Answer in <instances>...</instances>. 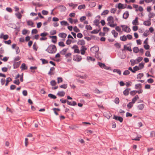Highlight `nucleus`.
Instances as JSON below:
<instances>
[{
	"label": "nucleus",
	"instance_id": "obj_1",
	"mask_svg": "<svg viewBox=\"0 0 155 155\" xmlns=\"http://www.w3.org/2000/svg\"><path fill=\"white\" fill-rule=\"evenodd\" d=\"M45 51L50 54H54L57 51V48L54 45H49Z\"/></svg>",
	"mask_w": 155,
	"mask_h": 155
},
{
	"label": "nucleus",
	"instance_id": "obj_2",
	"mask_svg": "<svg viewBox=\"0 0 155 155\" xmlns=\"http://www.w3.org/2000/svg\"><path fill=\"white\" fill-rule=\"evenodd\" d=\"M107 20L108 21L107 25L111 27L114 28L117 25L116 23H114V19L112 16H109L107 18Z\"/></svg>",
	"mask_w": 155,
	"mask_h": 155
},
{
	"label": "nucleus",
	"instance_id": "obj_3",
	"mask_svg": "<svg viewBox=\"0 0 155 155\" xmlns=\"http://www.w3.org/2000/svg\"><path fill=\"white\" fill-rule=\"evenodd\" d=\"M120 26L122 28V30L123 31L127 33H129L130 32V28L127 25H121Z\"/></svg>",
	"mask_w": 155,
	"mask_h": 155
},
{
	"label": "nucleus",
	"instance_id": "obj_4",
	"mask_svg": "<svg viewBox=\"0 0 155 155\" xmlns=\"http://www.w3.org/2000/svg\"><path fill=\"white\" fill-rule=\"evenodd\" d=\"M91 51L93 53H95L98 52L99 48L98 46H95L91 47L90 49Z\"/></svg>",
	"mask_w": 155,
	"mask_h": 155
},
{
	"label": "nucleus",
	"instance_id": "obj_5",
	"mask_svg": "<svg viewBox=\"0 0 155 155\" xmlns=\"http://www.w3.org/2000/svg\"><path fill=\"white\" fill-rule=\"evenodd\" d=\"M82 59V57L80 55L74 56L73 57V60L77 62L80 61Z\"/></svg>",
	"mask_w": 155,
	"mask_h": 155
},
{
	"label": "nucleus",
	"instance_id": "obj_6",
	"mask_svg": "<svg viewBox=\"0 0 155 155\" xmlns=\"http://www.w3.org/2000/svg\"><path fill=\"white\" fill-rule=\"evenodd\" d=\"M113 119L118 120L120 122H122L123 120V119L122 117H120L117 116L115 115L114 116Z\"/></svg>",
	"mask_w": 155,
	"mask_h": 155
},
{
	"label": "nucleus",
	"instance_id": "obj_7",
	"mask_svg": "<svg viewBox=\"0 0 155 155\" xmlns=\"http://www.w3.org/2000/svg\"><path fill=\"white\" fill-rule=\"evenodd\" d=\"M77 44L79 45L83 46L85 44V41L83 39L79 40Z\"/></svg>",
	"mask_w": 155,
	"mask_h": 155
},
{
	"label": "nucleus",
	"instance_id": "obj_8",
	"mask_svg": "<svg viewBox=\"0 0 155 155\" xmlns=\"http://www.w3.org/2000/svg\"><path fill=\"white\" fill-rule=\"evenodd\" d=\"M129 12L128 11H126L123 14V18L125 19H127L129 16Z\"/></svg>",
	"mask_w": 155,
	"mask_h": 155
},
{
	"label": "nucleus",
	"instance_id": "obj_9",
	"mask_svg": "<svg viewBox=\"0 0 155 155\" xmlns=\"http://www.w3.org/2000/svg\"><path fill=\"white\" fill-rule=\"evenodd\" d=\"M50 38H51V41L54 43H55L57 41V37L56 36H50Z\"/></svg>",
	"mask_w": 155,
	"mask_h": 155
},
{
	"label": "nucleus",
	"instance_id": "obj_10",
	"mask_svg": "<svg viewBox=\"0 0 155 155\" xmlns=\"http://www.w3.org/2000/svg\"><path fill=\"white\" fill-rule=\"evenodd\" d=\"M61 38H66L67 35L66 33L62 32L60 33L58 35Z\"/></svg>",
	"mask_w": 155,
	"mask_h": 155
},
{
	"label": "nucleus",
	"instance_id": "obj_11",
	"mask_svg": "<svg viewBox=\"0 0 155 155\" xmlns=\"http://www.w3.org/2000/svg\"><path fill=\"white\" fill-rule=\"evenodd\" d=\"M143 24L145 26H150L151 25L150 20L148 19V20L144 21Z\"/></svg>",
	"mask_w": 155,
	"mask_h": 155
},
{
	"label": "nucleus",
	"instance_id": "obj_12",
	"mask_svg": "<svg viewBox=\"0 0 155 155\" xmlns=\"http://www.w3.org/2000/svg\"><path fill=\"white\" fill-rule=\"evenodd\" d=\"M98 64L99 65L101 68H103L104 69H107V67L104 64L102 63L101 62H98Z\"/></svg>",
	"mask_w": 155,
	"mask_h": 155
},
{
	"label": "nucleus",
	"instance_id": "obj_13",
	"mask_svg": "<svg viewBox=\"0 0 155 155\" xmlns=\"http://www.w3.org/2000/svg\"><path fill=\"white\" fill-rule=\"evenodd\" d=\"M67 104L68 105L71 106H75L77 104L76 102L75 101H72L71 102L68 101H67Z\"/></svg>",
	"mask_w": 155,
	"mask_h": 155
},
{
	"label": "nucleus",
	"instance_id": "obj_14",
	"mask_svg": "<svg viewBox=\"0 0 155 155\" xmlns=\"http://www.w3.org/2000/svg\"><path fill=\"white\" fill-rule=\"evenodd\" d=\"M155 16V14L153 12H150L148 15V17H149L148 19L151 20V19L152 18L154 17Z\"/></svg>",
	"mask_w": 155,
	"mask_h": 155
},
{
	"label": "nucleus",
	"instance_id": "obj_15",
	"mask_svg": "<svg viewBox=\"0 0 155 155\" xmlns=\"http://www.w3.org/2000/svg\"><path fill=\"white\" fill-rule=\"evenodd\" d=\"M138 18L137 17L135 18V19L132 22V24L134 25H138Z\"/></svg>",
	"mask_w": 155,
	"mask_h": 155
},
{
	"label": "nucleus",
	"instance_id": "obj_16",
	"mask_svg": "<svg viewBox=\"0 0 155 155\" xmlns=\"http://www.w3.org/2000/svg\"><path fill=\"white\" fill-rule=\"evenodd\" d=\"M130 90V88H127L123 92V94L125 96L128 95L129 93V91Z\"/></svg>",
	"mask_w": 155,
	"mask_h": 155
},
{
	"label": "nucleus",
	"instance_id": "obj_17",
	"mask_svg": "<svg viewBox=\"0 0 155 155\" xmlns=\"http://www.w3.org/2000/svg\"><path fill=\"white\" fill-rule=\"evenodd\" d=\"M144 107V104H142L138 105L137 108L139 110H142L143 109Z\"/></svg>",
	"mask_w": 155,
	"mask_h": 155
},
{
	"label": "nucleus",
	"instance_id": "obj_18",
	"mask_svg": "<svg viewBox=\"0 0 155 155\" xmlns=\"http://www.w3.org/2000/svg\"><path fill=\"white\" fill-rule=\"evenodd\" d=\"M65 94V92L62 91H58L57 93V95L60 97H63Z\"/></svg>",
	"mask_w": 155,
	"mask_h": 155
},
{
	"label": "nucleus",
	"instance_id": "obj_19",
	"mask_svg": "<svg viewBox=\"0 0 155 155\" xmlns=\"http://www.w3.org/2000/svg\"><path fill=\"white\" fill-rule=\"evenodd\" d=\"M139 98V97L138 96V95H136L135 97L132 99L131 102L133 104H134L136 101Z\"/></svg>",
	"mask_w": 155,
	"mask_h": 155
},
{
	"label": "nucleus",
	"instance_id": "obj_20",
	"mask_svg": "<svg viewBox=\"0 0 155 155\" xmlns=\"http://www.w3.org/2000/svg\"><path fill=\"white\" fill-rule=\"evenodd\" d=\"M27 23L28 25L29 26H30L32 27H34L33 25L34 23L31 20L27 21Z\"/></svg>",
	"mask_w": 155,
	"mask_h": 155
},
{
	"label": "nucleus",
	"instance_id": "obj_21",
	"mask_svg": "<svg viewBox=\"0 0 155 155\" xmlns=\"http://www.w3.org/2000/svg\"><path fill=\"white\" fill-rule=\"evenodd\" d=\"M111 33L114 35V38H116L117 37L118 33L117 32H116L115 30H112L111 31Z\"/></svg>",
	"mask_w": 155,
	"mask_h": 155
},
{
	"label": "nucleus",
	"instance_id": "obj_22",
	"mask_svg": "<svg viewBox=\"0 0 155 155\" xmlns=\"http://www.w3.org/2000/svg\"><path fill=\"white\" fill-rule=\"evenodd\" d=\"M22 70H25L27 69V67L25 63H22L20 67Z\"/></svg>",
	"mask_w": 155,
	"mask_h": 155
},
{
	"label": "nucleus",
	"instance_id": "obj_23",
	"mask_svg": "<svg viewBox=\"0 0 155 155\" xmlns=\"http://www.w3.org/2000/svg\"><path fill=\"white\" fill-rule=\"evenodd\" d=\"M68 50V48L64 49L60 51V53L61 54L65 55Z\"/></svg>",
	"mask_w": 155,
	"mask_h": 155
},
{
	"label": "nucleus",
	"instance_id": "obj_24",
	"mask_svg": "<svg viewBox=\"0 0 155 155\" xmlns=\"http://www.w3.org/2000/svg\"><path fill=\"white\" fill-rule=\"evenodd\" d=\"M20 64V61L15 63L14 64V68L15 69L18 68Z\"/></svg>",
	"mask_w": 155,
	"mask_h": 155
},
{
	"label": "nucleus",
	"instance_id": "obj_25",
	"mask_svg": "<svg viewBox=\"0 0 155 155\" xmlns=\"http://www.w3.org/2000/svg\"><path fill=\"white\" fill-rule=\"evenodd\" d=\"M15 14L16 16L18 19H21V18L22 16V15L19 12H18L15 13Z\"/></svg>",
	"mask_w": 155,
	"mask_h": 155
},
{
	"label": "nucleus",
	"instance_id": "obj_26",
	"mask_svg": "<svg viewBox=\"0 0 155 155\" xmlns=\"http://www.w3.org/2000/svg\"><path fill=\"white\" fill-rule=\"evenodd\" d=\"M120 39L121 41H125L127 39V37H126L125 35H123V36H120Z\"/></svg>",
	"mask_w": 155,
	"mask_h": 155
},
{
	"label": "nucleus",
	"instance_id": "obj_27",
	"mask_svg": "<svg viewBox=\"0 0 155 155\" xmlns=\"http://www.w3.org/2000/svg\"><path fill=\"white\" fill-rule=\"evenodd\" d=\"M59 8L61 12L65 11L66 10V8L63 5H60L59 6Z\"/></svg>",
	"mask_w": 155,
	"mask_h": 155
},
{
	"label": "nucleus",
	"instance_id": "obj_28",
	"mask_svg": "<svg viewBox=\"0 0 155 155\" xmlns=\"http://www.w3.org/2000/svg\"><path fill=\"white\" fill-rule=\"evenodd\" d=\"M68 5L72 7L73 8H74L78 6V4H74L72 3H69Z\"/></svg>",
	"mask_w": 155,
	"mask_h": 155
},
{
	"label": "nucleus",
	"instance_id": "obj_29",
	"mask_svg": "<svg viewBox=\"0 0 155 155\" xmlns=\"http://www.w3.org/2000/svg\"><path fill=\"white\" fill-rule=\"evenodd\" d=\"M124 48L125 49V50L129 51H132L131 47L130 46H127L126 45H124Z\"/></svg>",
	"mask_w": 155,
	"mask_h": 155
},
{
	"label": "nucleus",
	"instance_id": "obj_30",
	"mask_svg": "<svg viewBox=\"0 0 155 155\" xmlns=\"http://www.w3.org/2000/svg\"><path fill=\"white\" fill-rule=\"evenodd\" d=\"M48 97L51 98L55 99L57 97L56 96L51 94H48Z\"/></svg>",
	"mask_w": 155,
	"mask_h": 155
},
{
	"label": "nucleus",
	"instance_id": "obj_31",
	"mask_svg": "<svg viewBox=\"0 0 155 155\" xmlns=\"http://www.w3.org/2000/svg\"><path fill=\"white\" fill-rule=\"evenodd\" d=\"M87 60L88 61H95V58L91 57H87Z\"/></svg>",
	"mask_w": 155,
	"mask_h": 155
},
{
	"label": "nucleus",
	"instance_id": "obj_32",
	"mask_svg": "<svg viewBox=\"0 0 155 155\" xmlns=\"http://www.w3.org/2000/svg\"><path fill=\"white\" fill-rule=\"evenodd\" d=\"M95 57L98 59L101 60V57L100 56V55L101 54H99L98 52H97L95 53Z\"/></svg>",
	"mask_w": 155,
	"mask_h": 155
},
{
	"label": "nucleus",
	"instance_id": "obj_33",
	"mask_svg": "<svg viewBox=\"0 0 155 155\" xmlns=\"http://www.w3.org/2000/svg\"><path fill=\"white\" fill-rule=\"evenodd\" d=\"M96 5V3L94 2H91L89 3V6L91 7H94Z\"/></svg>",
	"mask_w": 155,
	"mask_h": 155
},
{
	"label": "nucleus",
	"instance_id": "obj_34",
	"mask_svg": "<svg viewBox=\"0 0 155 155\" xmlns=\"http://www.w3.org/2000/svg\"><path fill=\"white\" fill-rule=\"evenodd\" d=\"M12 81V79L10 77H8L7 78L6 80V83L5 84L6 86H7L9 82H10Z\"/></svg>",
	"mask_w": 155,
	"mask_h": 155
},
{
	"label": "nucleus",
	"instance_id": "obj_35",
	"mask_svg": "<svg viewBox=\"0 0 155 155\" xmlns=\"http://www.w3.org/2000/svg\"><path fill=\"white\" fill-rule=\"evenodd\" d=\"M143 76V73H139L138 74L137 76V78L138 79H141V78Z\"/></svg>",
	"mask_w": 155,
	"mask_h": 155
},
{
	"label": "nucleus",
	"instance_id": "obj_36",
	"mask_svg": "<svg viewBox=\"0 0 155 155\" xmlns=\"http://www.w3.org/2000/svg\"><path fill=\"white\" fill-rule=\"evenodd\" d=\"M61 25L66 26L67 25H68V23L67 21H63L61 22Z\"/></svg>",
	"mask_w": 155,
	"mask_h": 155
},
{
	"label": "nucleus",
	"instance_id": "obj_37",
	"mask_svg": "<svg viewBox=\"0 0 155 155\" xmlns=\"http://www.w3.org/2000/svg\"><path fill=\"white\" fill-rule=\"evenodd\" d=\"M85 8V5L84 4L80 5L78 7V9L80 10H81L82 9H84Z\"/></svg>",
	"mask_w": 155,
	"mask_h": 155
},
{
	"label": "nucleus",
	"instance_id": "obj_38",
	"mask_svg": "<svg viewBox=\"0 0 155 155\" xmlns=\"http://www.w3.org/2000/svg\"><path fill=\"white\" fill-rule=\"evenodd\" d=\"M59 46L60 47H64L65 46V45L63 41H60L58 43Z\"/></svg>",
	"mask_w": 155,
	"mask_h": 155
},
{
	"label": "nucleus",
	"instance_id": "obj_39",
	"mask_svg": "<svg viewBox=\"0 0 155 155\" xmlns=\"http://www.w3.org/2000/svg\"><path fill=\"white\" fill-rule=\"evenodd\" d=\"M40 60L41 61L42 64H47L48 63V61L45 59L41 58Z\"/></svg>",
	"mask_w": 155,
	"mask_h": 155
},
{
	"label": "nucleus",
	"instance_id": "obj_40",
	"mask_svg": "<svg viewBox=\"0 0 155 155\" xmlns=\"http://www.w3.org/2000/svg\"><path fill=\"white\" fill-rule=\"evenodd\" d=\"M94 24L97 26H98L99 24V20L97 19H95L94 21Z\"/></svg>",
	"mask_w": 155,
	"mask_h": 155
},
{
	"label": "nucleus",
	"instance_id": "obj_41",
	"mask_svg": "<svg viewBox=\"0 0 155 155\" xmlns=\"http://www.w3.org/2000/svg\"><path fill=\"white\" fill-rule=\"evenodd\" d=\"M144 67V63H141L139 65L138 67L139 68L140 70L142 69Z\"/></svg>",
	"mask_w": 155,
	"mask_h": 155
},
{
	"label": "nucleus",
	"instance_id": "obj_42",
	"mask_svg": "<svg viewBox=\"0 0 155 155\" xmlns=\"http://www.w3.org/2000/svg\"><path fill=\"white\" fill-rule=\"evenodd\" d=\"M138 88H141V84H136L135 86V89H137Z\"/></svg>",
	"mask_w": 155,
	"mask_h": 155
},
{
	"label": "nucleus",
	"instance_id": "obj_43",
	"mask_svg": "<svg viewBox=\"0 0 155 155\" xmlns=\"http://www.w3.org/2000/svg\"><path fill=\"white\" fill-rule=\"evenodd\" d=\"M109 11L107 10H106L104 11V12L102 13L101 15H105L109 13Z\"/></svg>",
	"mask_w": 155,
	"mask_h": 155
},
{
	"label": "nucleus",
	"instance_id": "obj_44",
	"mask_svg": "<svg viewBox=\"0 0 155 155\" xmlns=\"http://www.w3.org/2000/svg\"><path fill=\"white\" fill-rule=\"evenodd\" d=\"M113 72H116L120 75H121V71L120 70L118 69H114L113 70Z\"/></svg>",
	"mask_w": 155,
	"mask_h": 155
},
{
	"label": "nucleus",
	"instance_id": "obj_45",
	"mask_svg": "<svg viewBox=\"0 0 155 155\" xmlns=\"http://www.w3.org/2000/svg\"><path fill=\"white\" fill-rule=\"evenodd\" d=\"M56 31L55 30H52L50 31V34L51 35H53L56 34Z\"/></svg>",
	"mask_w": 155,
	"mask_h": 155
},
{
	"label": "nucleus",
	"instance_id": "obj_46",
	"mask_svg": "<svg viewBox=\"0 0 155 155\" xmlns=\"http://www.w3.org/2000/svg\"><path fill=\"white\" fill-rule=\"evenodd\" d=\"M133 106V103L131 102H129L127 104V107L128 108L130 109L131 108L132 106Z\"/></svg>",
	"mask_w": 155,
	"mask_h": 155
},
{
	"label": "nucleus",
	"instance_id": "obj_47",
	"mask_svg": "<svg viewBox=\"0 0 155 155\" xmlns=\"http://www.w3.org/2000/svg\"><path fill=\"white\" fill-rule=\"evenodd\" d=\"M139 51L138 47H135L133 48V51L135 53H137Z\"/></svg>",
	"mask_w": 155,
	"mask_h": 155
},
{
	"label": "nucleus",
	"instance_id": "obj_48",
	"mask_svg": "<svg viewBox=\"0 0 155 155\" xmlns=\"http://www.w3.org/2000/svg\"><path fill=\"white\" fill-rule=\"evenodd\" d=\"M85 28L87 30H92V27L90 25H86Z\"/></svg>",
	"mask_w": 155,
	"mask_h": 155
},
{
	"label": "nucleus",
	"instance_id": "obj_49",
	"mask_svg": "<svg viewBox=\"0 0 155 155\" xmlns=\"http://www.w3.org/2000/svg\"><path fill=\"white\" fill-rule=\"evenodd\" d=\"M73 30L75 32H79L80 31L79 29L77 28V26H74V27Z\"/></svg>",
	"mask_w": 155,
	"mask_h": 155
},
{
	"label": "nucleus",
	"instance_id": "obj_50",
	"mask_svg": "<svg viewBox=\"0 0 155 155\" xmlns=\"http://www.w3.org/2000/svg\"><path fill=\"white\" fill-rule=\"evenodd\" d=\"M118 8L119 9L124 8L123 4L121 3H119L118 4Z\"/></svg>",
	"mask_w": 155,
	"mask_h": 155
},
{
	"label": "nucleus",
	"instance_id": "obj_51",
	"mask_svg": "<svg viewBox=\"0 0 155 155\" xmlns=\"http://www.w3.org/2000/svg\"><path fill=\"white\" fill-rule=\"evenodd\" d=\"M155 136V131H152L150 133V137H154Z\"/></svg>",
	"mask_w": 155,
	"mask_h": 155
},
{
	"label": "nucleus",
	"instance_id": "obj_52",
	"mask_svg": "<svg viewBox=\"0 0 155 155\" xmlns=\"http://www.w3.org/2000/svg\"><path fill=\"white\" fill-rule=\"evenodd\" d=\"M50 84L52 86H54L56 84V82L55 80H52L50 82Z\"/></svg>",
	"mask_w": 155,
	"mask_h": 155
},
{
	"label": "nucleus",
	"instance_id": "obj_53",
	"mask_svg": "<svg viewBox=\"0 0 155 155\" xmlns=\"http://www.w3.org/2000/svg\"><path fill=\"white\" fill-rule=\"evenodd\" d=\"M149 34V32L148 30H146L145 31L143 34V35L145 37H147Z\"/></svg>",
	"mask_w": 155,
	"mask_h": 155
},
{
	"label": "nucleus",
	"instance_id": "obj_54",
	"mask_svg": "<svg viewBox=\"0 0 155 155\" xmlns=\"http://www.w3.org/2000/svg\"><path fill=\"white\" fill-rule=\"evenodd\" d=\"M130 73L128 70H126L123 72V74L124 75H128Z\"/></svg>",
	"mask_w": 155,
	"mask_h": 155
},
{
	"label": "nucleus",
	"instance_id": "obj_55",
	"mask_svg": "<svg viewBox=\"0 0 155 155\" xmlns=\"http://www.w3.org/2000/svg\"><path fill=\"white\" fill-rule=\"evenodd\" d=\"M48 35V34L47 32H44L42 33H41L40 34V36L42 37H45L46 36Z\"/></svg>",
	"mask_w": 155,
	"mask_h": 155
},
{
	"label": "nucleus",
	"instance_id": "obj_56",
	"mask_svg": "<svg viewBox=\"0 0 155 155\" xmlns=\"http://www.w3.org/2000/svg\"><path fill=\"white\" fill-rule=\"evenodd\" d=\"M114 45L117 48H120L121 47L120 45L118 42H116L114 44Z\"/></svg>",
	"mask_w": 155,
	"mask_h": 155
},
{
	"label": "nucleus",
	"instance_id": "obj_57",
	"mask_svg": "<svg viewBox=\"0 0 155 155\" xmlns=\"http://www.w3.org/2000/svg\"><path fill=\"white\" fill-rule=\"evenodd\" d=\"M130 94L131 95L134 96L137 93V91L134 90L130 91Z\"/></svg>",
	"mask_w": 155,
	"mask_h": 155
},
{
	"label": "nucleus",
	"instance_id": "obj_58",
	"mask_svg": "<svg viewBox=\"0 0 155 155\" xmlns=\"http://www.w3.org/2000/svg\"><path fill=\"white\" fill-rule=\"evenodd\" d=\"M133 69H134V71H135V72L136 71H138L140 70L138 66H135L133 68Z\"/></svg>",
	"mask_w": 155,
	"mask_h": 155
},
{
	"label": "nucleus",
	"instance_id": "obj_59",
	"mask_svg": "<svg viewBox=\"0 0 155 155\" xmlns=\"http://www.w3.org/2000/svg\"><path fill=\"white\" fill-rule=\"evenodd\" d=\"M68 85L67 84H64L60 86V87L62 88L66 89L67 88Z\"/></svg>",
	"mask_w": 155,
	"mask_h": 155
},
{
	"label": "nucleus",
	"instance_id": "obj_60",
	"mask_svg": "<svg viewBox=\"0 0 155 155\" xmlns=\"http://www.w3.org/2000/svg\"><path fill=\"white\" fill-rule=\"evenodd\" d=\"M14 84H15L17 85H19L20 84V81L18 79L14 80L13 81Z\"/></svg>",
	"mask_w": 155,
	"mask_h": 155
},
{
	"label": "nucleus",
	"instance_id": "obj_61",
	"mask_svg": "<svg viewBox=\"0 0 155 155\" xmlns=\"http://www.w3.org/2000/svg\"><path fill=\"white\" fill-rule=\"evenodd\" d=\"M15 49L16 50V54H18L19 53L20 51V50L19 49V48L18 47L16 46L15 48Z\"/></svg>",
	"mask_w": 155,
	"mask_h": 155
},
{
	"label": "nucleus",
	"instance_id": "obj_62",
	"mask_svg": "<svg viewBox=\"0 0 155 155\" xmlns=\"http://www.w3.org/2000/svg\"><path fill=\"white\" fill-rule=\"evenodd\" d=\"M117 9L115 8H112L110 9V12L111 13L114 14L115 13Z\"/></svg>",
	"mask_w": 155,
	"mask_h": 155
},
{
	"label": "nucleus",
	"instance_id": "obj_63",
	"mask_svg": "<svg viewBox=\"0 0 155 155\" xmlns=\"http://www.w3.org/2000/svg\"><path fill=\"white\" fill-rule=\"evenodd\" d=\"M116 26V27H115V29L116 30L119 32H120L121 29L120 27L119 26Z\"/></svg>",
	"mask_w": 155,
	"mask_h": 155
},
{
	"label": "nucleus",
	"instance_id": "obj_64",
	"mask_svg": "<svg viewBox=\"0 0 155 155\" xmlns=\"http://www.w3.org/2000/svg\"><path fill=\"white\" fill-rule=\"evenodd\" d=\"M145 55L147 57H150L151 56V55L150 51H147L145 53Z\"/></svg>",
	"mask_w": 155,
	"mask_h": 155
}]
</instances>
